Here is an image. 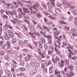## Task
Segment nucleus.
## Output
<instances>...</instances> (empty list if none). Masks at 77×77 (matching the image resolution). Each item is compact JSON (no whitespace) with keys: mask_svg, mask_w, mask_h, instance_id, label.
<instances>
[{"mask_svg":"<svg viewBox=\"0 0 77 77\" xmlns=\"http://www.w3.org/2000/svg\"><path fill=\"white\" fill-rule=\"evenodd\" d=\"M28 46L29 48H30V49L31 50L33 49V48H34V46H33V45H29Z\"/></svg>","mask_w":77,"mask_h":77,"instance_id":"obj_49","label":"nucleus"},{"mask_svg":"<svg viewBox=\"0 0 77 77\" xmlns=\"http://www.w3.org/2000/svg\"><path fill=\"white\" fill-rule=\"evenodd\" d=\"M30 12L31 14H35L36 15V12L35 11H33L32 10H31Z\"/></svg>","mask_w":77,"mask_h":77,"instance_id":"obj_45","label":"nucleus"},{"mask_svg":"<svg viewBox=\"0 0 77 77\" xmlns=\"http://www.w3.org/2000/svg\"><path fill=\"white\" fill-rule=\"evenodd\" d=\"M66 61V63L67 65H69V62H68V60H65Z\"/></svg>","mask_w":77,"mask_h":77,"instance_id":"obj_58","label":"nucleus"},{"mask_svg":"<svg viewBox=\"0 0 77 77\" xmlns=\"http://www.w3.org/2000/svg\"><path fill=\"white\" fill-rule=\"evenodd\" d=\"M53 67L52 66H51L49 68V71H51L52 70H53Z\"/></svg>","mask_w":77,"mask_h":77,"instance_id":"obj_61","label":"nucleus"},{"mask_svg":"<svg viewBox=\"0 0 77 77\" xmlns=\"http://www.w3.org/2000/svg\"><path fill=\"white\" fill-rule=\"evenodd\" d=\"M34 34L37 35V36H38V37H40V36H41V35L39 33L37 32H35Z\"/></svg>","mask_w":77,"mask_h":77,"instance_id":"obj_34","label":"nucleus"},{"mask_svg":"<svg viewBox=\"0 0 77 77\" xmlns=\"http://www.w3.org/2000/svg\"><path fill=\"white\" fill-rule=\"evenodd\" d=\"M55 38L57 39V42H60V41H61V39H60V38H58L57 37H55Z\"/></svg>","mask_w":77,"mask_h":77,"instance_id":"obj_54","label":"nucleus"},{"mask_svg":"<svg viewBox=\"0 0 77 77\" xmlns=\"http://www.w3.org/2000/svg\"><path fill=\"white\" fill-rule=\"evenodd\" d=\"M58 63L59 67L60 68H62V67H63V66H65V63L64 61L61 60L60 62V61H59L58 62Z\"/></svg>","mask_w":77,"mask_h":77,"instance_id":"obj_2","label":"nucleus"},{"mask_svg":"<svg viewBox=\"0 0 77 77\" xmlns=\"http://www.w3.org/2000/svg\"><path fill=\"white\" fill-rule=\"evenodd\" d=\"M3 29L4 30H7L8 29V25L7 24H6L4 26Z\"/></svg>","mask_w":77,"mask_h":77,"instance_id":"obj_22","label":"nucleus"},{"mask_svg":"<svg viewBox=\"0 0 77 77\" xmlns=\"http://www.w3.org/2000/svg\"><path fill=\"white\" fill-rule=\"evenodd\" d=\"M8 12L10 15L12 17H14V15H16L17 14V11L15 10L12 11L11 12L10 11H8Z\"/></svg>","mask_w":77,"mask_h":77,"instance_id":"obj_6","label":"nucleus"},{"mask_svg":"<svg viewBox=\"0 0 77 77\" xmlns=\"http://www.w3.org/2000/svg\"><path fill=\"white\" fill-rule=\"evenodd\" d=\"M8 28L11 30H12V29H14V28L12 27V26L10 25L8 26Z\"/></svg>","mask_w":77,"mask_h":77,"instance_id":"obj_56","label":"nucleus"},{"mask_svg":"<svg viewBox=\"0 0 77 77\" xmlns=\"http://www.w3.org/2000/svg\"><path fill=\"white\" fill-rule=\"evenodd\" d=\"M11 42L14 45H16V42H17V38H13L11 40Z\"/></svg>","mask_w":77,"mask_h":77,"instance_id":"obj_12","label":"nucleus"},{"mask_svg":"<svg viewBox=\"0 0 77 77\" xmlns=\"http://www.w3.org/2000/svg\"><path fill=\"white\" fill-rule=\"evenodd\" d=\"M40 40H41L42 41V42L44 44H45V40L44 38L42 37L40 38Z\"/></svg>","mask_w":77,"mask_h":77,"instance_id":"obj_26","label":"nucleus"},{"mask_svg":"<svg viewBox=\"0 0 77 77\" xmlns=\"http://www.w3.org/2000/svg\"><path fill=\"white\" fill-rule=\"evenodd\" d=\"M55 33L54 32V35H55V36H57V35H59L60 34V32L59 31H56L55 32Z\"/></svg>","mask_w":77,"mask_h":77,"instance_id":"obj_28","label":"nucleus"},{"mask_svg":"<svg viewBox=\"0 0 77 77\" xmlns=\"http://www.w3.org/2000/svg\"><path fill=\"white\" fill-rule=\"evenodd\" d=\"M7 45H8V47H9V46L11 45V43L9 41H7L6 43Z\"/></svg>","mask_w":77,"mask_h":77,"instance_id":"obj_51","label":"nucleus"},{"mask_svg":"<svg viewBox=\"0 0 77 77\" xmlns=\"http://www.w3.org/2000/svg\"><path fill=\"white\" fill-rule=\"evenodd\" d=\"M54 51L52 50H49L48 51V54H50L51 53H53Z\"/></svg>","mask_w":77,"mask_h":77,"instance_id":"obj_44","label":"nucleus"},{"mask_svg":"<svg viewBox=\"0 0 77 77\" xmlns=\"http://www.w3.org/2000/svg\"><path fill=\"white\" fill-rule=\"evenodd\" d=\"M60 8H56L55 9V12L57 13H59V12H60Z\"/></svg>","mask_w":77,"mask_h":77,"instance_id":"obj_38","label":"nucleus"},{"mask_svg":"<svg viewBox=\"0 0 77 77\" xmlns=\"http://www.w3.org/2000/svg\"><path fill=\"white\" fill-rule=\"evenodd\" d=\"M55 74L56 75L60 74V71L57 70H56L55 71Z\"/></svg>","mask_w":77,"mask_h":77,"instance_id":"obj_18","label":"nucleus"},{"mask_svg":"<svg viewBox=\"0 0 77 77\" xmlns=\"http://www.w3.org/2000/svg\"><path fill=\"white\" fill-rule=\"evenodd\" d=\"M11 22L14 25H17L18 23V20L16 19H15L14 20H11Z\"/></svg>","mask_w":77,"mask_h":77,"instance_id":"obj_7","label":"nucleus"},{"mask_svg":"<svg viewBox=\"0 0 77 77\" xmlns=\"http://www.w3.org/2000/svg\"><path fill=\"white\" fill-rule=\"evenodd\" d=\"M42 5L44 7V8L45 9H47V5H46V4L45 3L42 2Z\"/></svg>","mask_w":77,"mask_h":77,"instance_id":"obj_31","label":"nucleus"},{"mask_svg":"<svg viewBox=\"0 0 77 77\" xmlns=\"http://www.w3.org/2000/svg\"><path fill=\"white\" fill-rule=\"evenodd\" d=\"M22 51H28V50L27 49L25 48V49H23L22 50Z\"/></svg>","mask_w":77,"mask_h":77,"instance_id":"obj_64","label":"nucleus"},{"mask_svg":"<svg viewBox=\"0 0 77 77\" xmlns=\"http://www.w3.org/2000/svg\"><path fill=\"white\" fill-rule=\"evenodd\" d=\"M19 61V62H20V64L21 65V66H24V61H22L21 60V59H20Z\"/></svg>","mask_w":77,"mask_h":77,"instance_id":"obj_19","label":"nucleus"},{"mask_svg":"<svg viewBox=\"0 0 77 77\" xmlns=\"http://www.w3.org/2000/svg\"><path fill=\"white\" fill-rule=\"evenodd\" d=\"M47 38H48V39H52V37H51V36L49 35H48Z\"/></svg>","mask_w":77,"mask_h":77,"instance_id":"obj_57","label":"nucleus"},{"mask_svg":"<svg viewBox=\"0 0 77 77\" xmlns=\"http://www.w3.org/2000/svg\"><path fill=\"white\" fill-rule=\"evenodd\" d=\"M51 61L50 60H49L48 61V63L47 64V66H49V65H51Z\"/></svg>","mask_w":77,"mask_h":77,"instance_id":"obj_42","label":"nucleus"},{"mask_svg":"<svg viewBox=\"0 0 77 77\" xmlns=\"http://www.w3.org/2000/svg\"><path fill=\"white\" fill-rule=\"evenodd\" d=\"M44 47L45 48V50H47V49H48V47H47V45H44Z\"/></svg>","mask_w":77,"mask_h":77,"instance_id":"obj_62","label":"nucleus"},{"mask_svg":"<svg viewBox=\"0 0 77 77\" xmlns=\"http://www.w3.org/2000/svg\"><path fill=\"white\" fill-rule=\"evenodd\" d=\"M19 70L21 71H25V68L23 67H21L19 68Z\"/></svg>","mask_w":77,"mask_h":77,"instance_id":"obj_46","label":"nucleus"},{"mask_svg":"<svg viewBox=\"0 0 77 77\" xmlns=\"http://www.w3.org/2000/svg\"><path fill=\"white\" fill-rule=\"evenodd\" d=\"M49 48L51 50H52L53 51H54V47L53 46H50L49 47Z\"/></svg>","mask_w":77,"mask_h":77,"instance_id":"obj_37","label":"nucleus"},{"mask_svg":"<svg viewBox=\"0 0 77 77\" xmlns=\"http://www.w3.org/2000/svg\"><path fill=\"white\" fill-rule=\"evenodd\" d=\"M4 38L5 40H9L11 38V37L9 36V35L4 36Z\"/></svg>","mask_w":77,"mask_h":77,"instance_id":"obj_15","label":"nucleus"},{"mask_svg":"<svg viewBox=\"0 0 77 77\" xmlns=\"http://www.w3.org/2000/svg\"><path fill=\"white\" fill-rule=\"evenodd\" d=\"M55 52H56L58 54H60V51H59V49H57L56 47H55Z\"/></svg>","mask_w":77,"mask_h":77,"instance_id":"obj_21","label":"nucleus"},{"mask_svg":"<svg viewBox=\"0 0 77 77\" xmlns=\"http://www.w3.org/2000/svg\"><path fill=\"white\" fill-rule=\"evenodd\" d=\"M22 9H23L24 12V13H26L27 8L23 7H22Z\"/></svg>","mask_w":77,"mask_h":77,"instance_id":"obj_39","label":"nucleus"},{"mask_svg":"<svg viewBox=\"0 0 77 77\" xmlns=\"http://www.w3.org/2000/svg\"><path fill=\"white\" fill-rule=\"evenodd\" d=\"M21 15H22L21 14L19 13V15H17L16 16V17L17 19H20V18H21Z\"/></svg>","mask_w":77,"mask_h":77,"instance_id":"obj_17","label":"nucleus"},{"mask_svg":"<svg viewBox=\"0 0 77 77\" xmlns=\"http://www.w3.org/2000/svg\"><path fill=\"white\" fill-rule=\"evenodd\" d=\"M52 60L54 63H55L56 62V60H55V59H54V58H52Z\"/></svg>","mask_w":77,"mask_h":77,"instance_id":"obj_60","label":"nucleus"},{"mask_svg":"<svg viewBox=\"0 0 77 77\" xmlns=\"http://www.w3.org/2000/svg\"><path fill=\"white\" fill-rule=\"evenodd\" d=\"M39 7V4L38 2H36L35 3V4L33 5V8L34 9H35L36 11H37L36 9V8H38Z\"/></svg>","mask_w":77,"mask_h":77,"instance_id":"obj_5","label":"nucleus"},{"mask_svg":"<svg viewBox=\"0 0 77 77\" xmlns=\"http://www.w3.org/2000/svg\"><path fill=\"white\" fill-rule=\"evenodd\" d=\"M46 55V51H43L42 54L41 53L40 56L42 58H45V57Z\"/></svg>","mask_w":77,"mask_h":77,"instance_id":"obj_8","label":"nucleus"},{"mask_svg":"<svg viewBox=\"0 0 77 77\" xmlns=\"http://www.w3.org/2000/svg\"><path fill=\"white\" fill-rule=\"evenodd\" d=\"M75 8V6L71 5L70 6L69 9L70 10H73Z\"/></svg>","mask_w":77,"mask_h":77,"instance_id":"obj_40","label":"nucleus"},{"mask_svg":"<svg viewBox=\"0 0 77 77\" xmlns=\"http://www.w3.org/2000/svg\"><path fill=\"white\" fill-rule=\"evenodd\" d=\"M66 5L68 7H69V6H70L72 5V4L71 2H69L67 3Z\"/></svg>","mask_w":77,"mask_h":77,"instance_id":"obj_47","label":"nucleus"},{"mask_svg":"<svg viewBox=\"0 0 77 77\" xmlns=\"http://www.w3.org/2000/svg\"><path fill=\"white\" fill-rule=\"evenodd\" d=\"M58 22L61 24H65V23L63 20H59Z\"/></svg>","mask_w":77,"mask_h":77,"instance_id":"obj_32","label":"nucleus"},{"mask_svg":"<svg viewBox=\"0 0 77 77\" xmlns=\"http://www.w3.org/2000/svg\"><path fill=\"white\" fill-rule=\"evenodd\" d=\"M51 2V5L50 4L49 2H48L47 3V6L49 9H51L52 8V6H54L55 5L54 3V0H50Z\"/></svg>","mask_w":77,"mask_h":77,"instance_id":"obj_1","label":"nucleus"},{"mask_svg":"<svg viewBox=\"0 0 77 77\" xmlns=\"http://www.w3.org/2000/svg\"><path fill=\"white\" fill-rule=\"evenodd\" d=\"M75 31L74 29H70V32L71 33H72V34L73 35V34H74V33H75Z\"/></svg>","mask_w":77,"mask_h":77,"instance_id":"obj_29","label":"nucleus"},{"mask_svg":"<svg viewBox=\"0 0 77 77\" xmlns=\"http://www.w3.org/2000/svg\"><path fill=\"white\" fill-rule=\"evenodd\" d=\"M37 72V70L35 69H33L31 70L30 72V74H35Z\"/></svg>","mask_w":77,"mask_h":77,"instance_id":"obj_13","label":"nucleus"},{"mask_svg":"<svg viewBox=\"0 0 77 77\" xmlns=\"http://www.w3.org/2000/svg\"><path fill=\"white\" fill-rule=\"evenodd\" d=\"M68 67L70 70L71 71H72L73 70V68H74V67L72 65H70L68 66Z\"/></svg>","mask_w":77,"mask_h":77,"instance_id":"obj_23","label":"nucleus"},{"mask_svg":"<svg viewBox=\"0 0 77 77\" xmlns=\"http://www.w3.org/2000/svg\"><path fill=\"white\" fill-rule=\"evenodd\" d=\"M24 60H25V61H26L27 62V61H29V59L27 57H25L24 58Z\"/></svg>","mask_w":77,"mask_h":77,"instance_id":"obj_52","label":"nucleus"},{"mask_svg":"<svg viewBox=\"0 0 77 77\" xmlns=\"http://www.w3.org/2000/svg\"><path fill=\"white\" fill-rule=\"evenodd\" d=\"M18 11H19V12H20L22 14H24V13H23V10H22V9L19 8L18 9Z\"/></svg>","mask_w":77,"mask_h":77,"instance_id":"obj_43","label":"nucleus"},{"mask_svg":"<svg viewBox=\"0 0 77 77\" xmlns=\"http://www.w3.org/2000/svg\"><path fill=\"white\" fill-rule=\"evenodd\" d=\"M28 57V59H30V58H31V57H32V55L31 54H27V55Z\"/></svg>","mask_w":77,"mask_h":77,"instance_id":"obj_59","label":"nucleus"},{"mask_svg":"<svg viewBox=\"0 0 77 77\" xmlns=\"http://www.w3.org/2000/svg\"><path fill=\"white\" fill-rule=\"evenodd\" d=\"M62 5V4H61L60 3H59L57 4V6H58V7H60Z\"/></svg>","mask_w":77,"mask_h":77,"instance_id":"obj_53","label":"nucleus"},{"mask_svg":"<svg viewBox=\"0 0 77 77\" xmlns=\"http://www.w3.org/2000/svg\"><path fill=\"white\" fill-rule=\"evenodd\" d=\"M72 13H73V14H75V15H77V10H76V9H75L73 10L72 11Z\"/></svg>","mask_w":77,"mask_h":77,"instance_id":"obj_27","label":"nucleus"},{"mask_svg":"<svg viewBox=\"0 0 77 77\" xmlns=\"http://www.w3.org/2000/svg\"><path fill=\"white\" fill-rule=\"evenodd\" d=\"M4 57L5 59H6L7 60H9L11 59L10 57H9V56H8V55H5Z\"/></svg>","mask_w":77,"mask_h":77,"instance_id":"obj_25","label":"nucleus"},{"mask_svg":"<svg viewBox=\"0 0 77 77\" xmlns=\"http://www.w3.org/2000/svg\"><path fill=\"white\" fill-rule=\"evenodd\" d=\"M63 7L64 9L68 8V7L67 6V5L66 4V0H63Z\"/></svg>","mask_w":77,"mask_h":77,"instance_id":"obj_10","label":"nucleus"},{"mask_svg":"<svg viewBox=\"0 0 77 77\" xmlns=\"http://www.w3.org/2000/svg\"><path fill=\"white\" fill-rule=\"evenodd\" d=\"M6 47H7V45L5 44L2 46L1 48L3 50H5V48H6Z\"/></svg>","mask_w":77,"mask_h":77,"instance_id":"obj_35","label":"nucleus"},{"mask_svg":"<svg viewBox=\"0 0 77 77\" xmlns=\"http://www.w3.org/2000/svg\"><path fill=\"white\" fill-rule=\"evenodd\" d=\"M55 60L56 62H57V61H58V62H59V60H60V58H59V57L57 56L55 57Z\"/></svg>","mask_w":77,"mask_h":77,"instance_id":"obj_30","label":"nucleus"},{"mask_svg":"<svg viewBox=\"0 0 77 77\" xmlns=\"http://www.w3.org/2000/svg\"><path fill=\"white\" fill-rule=\"evenodd\" d=\"M37 51H38V54H39V55H40L41 53V49L39 48H38L37 49Z\"/></svg>","mask_w":77,"mask_h":77,"instance_id":"obj_48","label":"nucleus"},{"mask_svg":"<svg viewBox=\"0 0 77 77\" xmlns=\"http://www.w3.org/2000/svg\"><path fill=\"white\" fill-rule=\"evenodd\" d=\"M7 50L8 53L10 54H14V50H13L12 48L8 47L7 48Z\"/></svg>","mask_w":77,"mask_h":77,"instance_id":"obj_4","label":"nucleus"},{"mask_svg":"<svg viewBox=\"0 0 77 77\" xmlns=\"http://www.w3.org/2000/svg\"><path fill=\"white\" fill-rule=\"evenodd\" d=\"M74 73H72L71 71L70 72L69 74H66V75L68 77H71L72 76H74Z\"/></svg>","mask_w":77,"mask_h":77,"instance_id":"obj_9","label":"nucleus"},{"mask_svg":"<svg viewBox=\"0 0 77 77\" xmlns=\"http://www.w3.org/2000/svg\"><path fill=\"white\" fill-rule=\"evenodd\" d=\"M7 32L8 34H10V35L12 34V31L10 29H8V30Z\"/></svg>","mask_w":77,"mask_h":77,"instance_id":"obj_50","label":"nucleus"},{"mask_svg":"<svg viewBox=\"0 0 77 77\" xmlns=\"http://www.w3.org/2000/svg\"><path fill=\"white\" fill-rule=\"evenodd\" d=\"M5 51L2 50H0V55H5Z\"/></svg>","mask_w":77,"mask_h":77,"instance_id":"obj_20","label":"nucleus"},{"mask_svg":"<svg viewBox=\"0 0 77 77\" xmlns=\"http://www.w3.org/2000/svg\"><path fill=\"white\" fill-rule=\"evenodd\" d=\"M7 70H5V72L6 74L8 75V77H12V75L11 74V72L9 70H8V68H6Z\"/></svg>","mask_w":77,"mask_h":77,"instance_id":"obj_3","label":"nucleus"},{"mask_svg":"<svg viewBox=\"0 0 77 77\" xmlns=\"http://www.w3.org/2000/svg\"><path fill=\"white\" fill-rule=\"evenodd\" d=\"M36 62V60L35 58L32 59L30 62V65H33L34 63H35Z\"/></svg>","mask_w":77,"mask_h":77,"instance_id":"obj_11","label":"nucleus"},{"mask_svg":"<svg viewBox=\"0 0 77 77\" xmlns=\"http://www.w3.org/2000/svg\"><path fill=\"white\" fill-rule=\"evenodd\" d=\"M36 58L37 59V60H39V61L40 62H42V58L39 55H37L36 56Z\"/></svg>","mask_w":77,"mask_h":77,"instance_id":"obj_14","label":"nucleus"},{"mask_svg":"<svg viewBox=\"0 0 77 77\" xmlns=\"http://www.w3.org/2000/svg\"><path fill=\"white\" fill-rule=\"evenodd\" d=\"M66 49H69L70 48V49H74V47L70 45H68V47H66Z\"/></svg>","mask_w":77,"mask_h":77,"instance_id":"obj_16","label":"nucleus"},{"mask_svg":"<svg viewBox=\"0 0 77 77\" xmlns=\"http://www.w3.org/2000/svg\"><path fill=\"white\" fill-rule=\"evenodd\" d=\"M2 18L4 19H8V17L7 16V15L4 14L2 16Z\"/></svg>","mask_w":77,"mask_h":77,"instance_id":"obj_36","label":"nucleus"},{"mask_svg":"<svg viewBox=\"0 0 77 77\" xmlns=\"http://www.w3.org/2000/svg\"><path fill=\"white\" fill-rule=\"evenodd\" d=\"M14 34H11V35H10V37L11 38H14Z\"/></svg>","mask_w":77,"mask_h":77,"instance_id":"obj_55","label":"nucleus"},{"mask_svg":"<svg viewBox=\"0 0 77 77\" xmlns=\"http://www.w3.org/2000/svg\"><path fill=\"white\" fill-rule=\"evenodd\" d=\"M19 45L20 46L22 47H23L24 46V44H23V42H19Z\"/></svg>","mask_w":77,"mask_h":77,"instance_id":"obj_41","label":"nucleus"},{"mask_svg":"<svg viewBox=\"0 0 77 77\" xmlns=\"http://www.w3.org/2000/svg\"><path fill=\"white\" fill-rule=\"evenodd\" d=\"M36 16L38 18H41V17H42V14L39 13H38L36 15Z\"/></svg>","mask_w":77,"mask_h":77,"instance_id":"obj_24","label":"nucleus"},{"mask_svg":"<svg viewBox=\"0 0 77 77\" xmlns=\"http://www.w3.org/2000/svg\"><path fill=\"white\" fill-rule=\"evenodd\" d=\"M48 17L50 18L51 19V20H56L55 17H52L51 15L48 16Z\"/></svg>","mask_w":77,"mask_h":77,"instance_id":"obj_33","label":"nucleus"},{"mask_svg":"<svg viewBox=\"0 0 77 77\" xmlns=\"http://www.w3.org/2000/svg\"><path fill=\"white\" fill-rule=\"evenodd\" d=\"M42 66H41V68H45V65H44V64L42 63Z\"/></svg>","mask_w":77,"mask_h":77,"instance_id":"obj_63","label":"nucleus"}]
</instances>
